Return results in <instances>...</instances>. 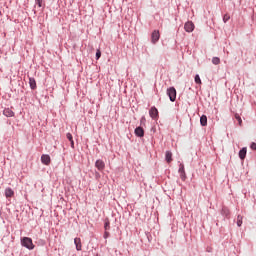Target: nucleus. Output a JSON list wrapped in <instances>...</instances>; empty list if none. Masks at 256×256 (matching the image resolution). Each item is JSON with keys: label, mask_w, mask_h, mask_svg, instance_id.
Masks as SVG:
<instances>
[{"label": "nucleus", "mask_w": 256, "mask_h": 256, "mask_svg": "<svg viewBox=\"0 0 256 256\" xmlns=\"http://www.w3.org/2000/svg\"><path fill=\"white\" fill-rule=\"evenodd\" d=\"M21 245L22 247H26V249H29L30 251H33V249H35V244H33V239L29 237H23L21 239Z\"/></svg>", "instance_id": "f257e3e1"}, {"label": "nucleus", "mask_w": 256, "mask_h": 256, "mask_svg": "<svg viewBox=\"0 0 256 256\" xmlns=\"http://www.w3.org/2000/svg\"><path fill=\"white\" fill-rule=\"evenodd\" d=\"M167 95L170 101L174 102L177 99V90H175V87L168 88Z\"/></svg>", "instance_id": "f03ea898"}, {"label": "nucleus", "mask_w": 256, "mask_h": 256, "mask_svg": "<svg viewBox=\"0 0 256 256\" xmlns=\"http://www.w3.org/2000/svg\"><path fill=\"white\" fill-rule=\"evenodd\" d=\"M149 115L151 119H154L155 121H157L159 119V110H157V108L153 106L149 110Z\"/></svg>", "instance_id": "7ed1b4c3"}, {"label": "nucleus", "mask_w": 256, "mask_h": 256, "mask_svg": "<svg viewBox=\"0 0 256 256\" xmlns=\"http://www.w3.org/2000/svg\"><path fill=\"white\" fill-rule=\"evenodd\" d=\"M160 38L161 34L159 33V30H154L151 34V43L155 45V43H157V41H159Z\"/></svg>", "instance_id": "20e7f679"}, {"label": "nucleus", "mask_w": 256, "mask_h": 256, "mask_svg": "<svg viewBox=\"0 0 256 256\" xmlns=\"http://www.w3.org/2000/svg\"><path fill=\"white\" fill-rule=\"evenodd\" d=\"M184 29L187 33H193V31H195V24H193L191 21H188L185 23Z\"/></svg>", "instance_id": "39448f33"}, {"label": "nucleus", "mask_w": 256, "mask_h": 256, "mask_svg": "<svg viewBox=\"0 0 256 256\" xmlns=\"http://www.w3.org/2000/svg\"><path fill=\"white\" fill-rule=\"evenodd\" d=\"M41 161H42L43 165H49L51 163V156H49L47 154H43L41 156Z\"/></svg>", "instance_id": "423d86ee"}, {"label": "nucleus", "mask_w": 256, "mask_h": 256, "mask_svg": "<svg viewBox=\"0 0 256 256\" xmlns=\"http://www.w3.org/2000/svg\"><path fill=\"white\" fill-rule=\"evenodd\" d=\"M95 167L98 169V171H103V169H105V162L103 160H97L95 162Z\"/></svg>", "instance_id": "0eeeda50"}, {"label": "nucleus", "mask_w": 256, "mask_h": 256, "mask_svg": "<svg viewBox=\"0 0 256 256\" xmlns=\"http://www.w3.org/2000/svg\"><path fill=\"white\" fill-rule=\"evenodd\" d=\"M3 115H5V117H15V112L9 108H5L3 110Z\"/></svg>", "instance_id": "6e6552de"}, {"label": "nucleus", "mask_w": 256, "mask_h": 256, "mask_svg": "<svg viewBox=\"0 0 256 256\" xmlns=\"http://www.w3.org/2000/svg\"><path fill=\"white\" fill-rule=\"evenodd\" d=\"M135 135H136L137 137H144V136H145V130H143L142 127H137V128L135 129Z\"/></svg>", "instance_id": "1a4fd4ad"}, {"label": "nucleus", "mask_w": 256, "mask_h": 256, "mask_svg": "<svg viewBox=\"0 0 256 256\" xmlns=\"http://www.w3.org/2000/svg\"><path fill=\"white\" fill-rule=\"evenodd\" d=\"M247 157V147L242 148L239 151V158L243 161Z\"/></svg>", "instance_id": "9d476101"}, {"label": "nucleus", "mask_w": 256, "mask_h": 256, "mask_svg": "<svg viewBox=\"0 0 256 256\" xmlns=\"http://www.w3.org/2000/svg\"><path fill=\"white\" fill-rule=\"evenodd\" d=\"M15 195V192L11 188L5 189V197L9 199V197H13Z\"/></svg>", "instance_id": "9b49d317"}, {"label": "nucleus", "mask_w": 256, "mask_h": 256, "mask_svg": "<svg viewBox=\"0 0 256 256\" xmlns=\"http://www.w3.org/2000/svg\"><path fill=\"white\" fill-rule=\"evenodd\" d=\"M74 243L76 245V250L81 251V249H82L81 238H75Z\"/></svg>", "instance_id": "f8f14e48"}, {"label": "nucleus", "mask_w": 256, "mask_h": 256, "mask_svg": "<svg viewBox=\"0 0 256 256\" xmlns=\"http://www.w3.org/2000/svg\"><path fill=\"white\" fill-rule=\"evenodd\" d=\"M172 157H173V153H171V151H166L165 159L167 163H171V161H173Z\"/></svg>", "instance_id": "ddd939ff"}, {"label": "nucleus", "mask_w": 256, "mask_h": 256, "mask_svg": "<svg viewBox=\"0 0 256 256\" xmlns=\"http://www.w3.org/2000/svg\"><path fill=\"white\" fill-rule=\"evenodd\" d=\"M30 89H37V82L35 78H29Z\"/></svg>", "instance_id": "4468645a"}, {"label": "nucleus", "mask_w": 256, "mask_h": 256, "mask_svg": "<svg viewBox=\"0 0 256 256\" xmlns=\"http://www.w3.org/2000/svg\"><path fill=\"white\" fill-rule=\"evenodd\" d=\"M66 137L68 141H70L72 149H75V142L73 141V135L71 133H67Z\"/></svg>", "instance_id": "2eb2a0df"}, {"label": "nucleus", "mask_w": 256, "mask_h": 256, "mask_svg": "<svg viewBox=\"0 0 256 256\" xmlns=\"http://www.w3.org/2000/svg\"><path fill=\"white\" fill-rule=\"evenodd\" d=\"M200 125H202V127H207V116L206 115L201 116Z\"/></svg>", "instance_id": "dca6fc26"}, {"label": "nucleus", "mask_w": 256, "mask_h": 256, "mask_svg": "<svg viewBox=\"0 0 256 256\" xmlns=\"http://www.w3.org/2000/svg\"><path fill=\"white\" fill-rule=\"evenodd\" d=\"M243 225V216L238 215L237 216V226L241 227Z\"/></svg>", "instance_id": "f3484780"}, {"label": "nucleus", "mask_w": 256, "mask_h": 256, "mask_svg": "<svg viewBox=\"0 0 256 256\" xmlns=\"http://www.w3.org/2000/svg\"><path fill=\"white\" fill-rule=\"evenodd\" d=\"M212 63L213 65H219V63H221V59H219V57H213Z\"/></svg>", "instance_id": "a211bd4d"}, {"label": "nucleus", "mask_w": 256, "mask_h": 256, "mask_svg": "<svg viewBox=\"0 0 256 256\" xmlns=\"http://www.w3.org/2000/svg\"><path fill=\"white\" fill-rule=\"evenodd\" d=\"M194 81L197 83V85H201V77H199V74L195 76Z\"/></svg>", "instance_id": "6ab92c4d"}, {"label": "nucleus", "mask_w": 256, "mask_h": 256, "mask_svg": "<svg viewBox=\"0 0 256 256\" xmlns=\"http://www.w3.org/2000/svg\"><path fill=\"white\" fill-rule=\"evenodd\" d=\"M235 119L238 121L239 125H242L243 120L241 119V116H239V114H235Z\"/></svg>", "instance_id": "aec40b11"}, {"label": "nucleus", "mask_w": 256, "mask_h": 256, "mask_svg": "<svg viewBox=\"0 0 256 256\" xmlns=\"http://www.w3.org/2000/svg\"><path fill=\"white\" fill-rule=\"evenodd\" d=\"M229 19H231V16H229V14H225V15L223 16V22H224V23H227V21H229Z\"/></svg>", "instance_id": "412c9836"}, {"label": "nucleus", "mask_w": 256, "mask_h": 256, "mask_svg": "<svg viewBox=\"0 0 256 256\" xmlns=\"http://www.w3.org/2000/svg\"><path fill=\"white\" fill-rule=\"evenodd\" d=\"M180 179H182V181H185L187 179V175L185 174V172H180Z\"/></svg>", "instance_id": "4be33fe9"}, {"label": "nucleus", "mask_w": 256, "mask_h": 256, "mask_svg": "<svg viewBox=\"0 0 256 256\" xmlns=\"http://www.w3.org/2000/svg\"><path fill=\"white\" fill-rule=\"evenodd\" d=\"M35 3L38 7H43V0H35Z\"/></svg>", "instance_id": "5701e85b"}, {"label": "nucleus", "mask_w": 256, "mask_h": 256, "mask_svg": "<svg viewBox=\"0 0 256 256\" xmlns=\"http://www.w3.org/2000/svg\"><path fill=\"white\" fill-rule=\"evenodd\" d=\"M96 59H101V50H97L96 52Z\"/></svg>", "instance_id": "b1692460"}, {"label": "nucleus", "mask_w": 256, "mask_h": 256, "mask_svg": "<svg viewBox=\"0 0 256 256\" xmlns=\"http://www.w3.org/2000/svg\"><path fill=\"white\" fill-rule=\"evenodd\" d=\"M179 173H185V166L180 165Z\"/></svg>", "instance_id": "393cba45"}, {"label": "nucleus", "mask_w": 256, "mask_h": 256, "mask_svg": "<svg viewBox=\"0 0 256 256\" xmlns=\"http://www.w3.org/2000/svg\"><path fill=\"white\" fill-rule=\"evenodd\" d=\"M109 221H107V222H105V226H104V229H105V231H107V229H109Z\"/></svg>", "instance_id": "a878e982"}, {"label": "nucleus", "mask_w": 256, "mask_h": 256, "mask_svg": "<svg viewBox=\"0 0 256 256\" xmlns=\"http://www.w3.org/2000/svg\"><path fill=\"white\" fill-rule=\"evenodd\" d=\"M250 147H251V149H253L254 151H256V143H255V142H253Z\"/></svg>", "instance_id": "bb28decb"}, {"label": "nucleus", "mask_w": 256, "mask_h": 256, "mask_svg": "<svg viewBox=\"0 0 256 256\" xmlns=\"http://www.w3.org/2000/svg\"><path fill=\"white\" fill-rule=\"evenodd\" d=\"M107 237H109V232L104 233V239H107Z\"/></svg>", "instance_id": "cd10ccee"}, {"label": "nucleus", "mask_w": 256, "mask_h": 256, "mask_svg": "<svg viewBox=\"0 0 256 256\" xmlns=\"http://www.w3.org/2000/svg\"><path fill=\"white\" fill-rule=\"evenodd\" d=\"M141 121H145V117H142Z\"/></svg>", "instance_id": "c85d7f7f"}]
</instances>
